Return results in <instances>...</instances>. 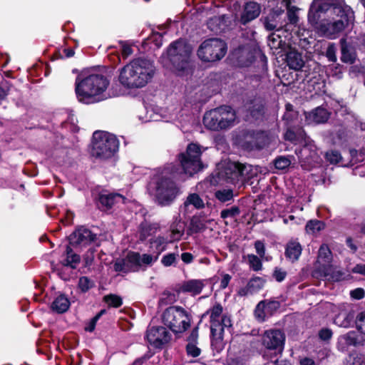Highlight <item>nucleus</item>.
<instances>
[{"mask_svg": "<svg viewBox=\"0 0 365 365\" xmlns=\"http://www.w3.org/2000/svg\"><path fill=\"white\" fill-rule=\"evenodd\" d=\"M154 73L155 66L151 61L137 58L120 70L119 81L128 88H143L151 81Z\"/></svg>", "mask_w": 365, "mask_h": 365, "instance_id": "obj_1", "label": "nucleus"}, {"mask_svg": "<svg viewBox=\"0 0 365 365\" xmlns=\"http://www.w3.org/2000/svg\"><path fill=\"white\" fill-rule=\"evenodd\" d=\"M109 85V80L101 74H91L84 78L78 76L75 91L78 100L86 104L94 103L105 99L104 92Z\"/></svg>", "mask_w": 365, "mask_h": 365, "instance_id": "obj_2", "label": "nucleus"}, {"mask_svg": "<svg viewBox=\"0 0 365 365\" xmlns=\"http://www.w3.org/2000/svg\"><path fill=\"white\" fill-rule=\"evenodd\" d=\"M335 16L321 22L319 31L329 38L334 39L354 20V12L349 6L336 8Z\"/></svg>", "mask_w": 365, "mask_h": 365, "instance_id": "obj_3", "label": "nucleus"}, {"mask_svg": "<svg viewBox=\"0 0 365 365\" xmlns=\"http://www.w3.org/2000/svg\"><path fill=\"white\" fill-rule=\"evenodd\" d=\"M235 119V110L230 106H222L206 112L203 123L210 130H220L233 126Z\"/></svg>", "mask_w": 365, "mask_h": 365, "instance_id": "obj_4", "label": "nucleus"}, {"mask_svg": "<svg viewBox=\"0 0 365 365\" xmlns=\"http://www.w3.org/2000/svg\"><path fill=\"white\" fill-rule=\"evenodd\" d=\"M119 142L116 137L107 132L96 131L93 135L91 155L99 159H108L118 151Z\"/></svg>", "mask_w": 365, "mask_h": 365, "instance_id": "obj_5", "label": "nucleus"}, {"mask_svg": "<svg viewBox=\"0 0 365 365\" xmlns=\"http://www.w3.org/2000/svg\"><path fill=\"white\" fill-rule=\"evenodd\" d=\"M192 51V46L183 40L173 42L168 48V58L179 75L190 68Z\"/></svg>", "mask_w": 365, "mask_h": 365, "instance_id": "obj_6", "label": "nucleus"}, {"mask_svg": "<svg viewBox=\"0 0 365 365\" xmlns=\"http://www.w3.org/2000/svg\"><path fill=\"white\" fill-rule=\"evenodd\" d=\"M162 322L173 332L181 333L190 327V318L183 308L171 306L163 312Z\"/></svg>", "mask_w": 365, "mask_h": 365, "instance_id": "obj_7", "label": "nucleus"}, {"mask_svg": "<svg viewBox=\"0 0 365 365\" xmlns=\"http://www.w3.org/2000/svg\"><path fill=\"white\" fill-rule=\"evenodd\" d=\"M180 194V188L171 178L163 175L155 183V197L158 205L168 206Z\"/></svg>", "mask_w": 365, "mask_h": 365, "instance_id": "obj_8", "label": "nucleus"}, {"mask_svg": "<svg viewBox=\"0 0 365 365\" xmlns=\"http://www.w3.org/2000/svg\"><path fill=\"white\" fill-rule=\"evenodd\" d=\"M227 52L225 42L213 38L204 41L197 50L198 57L203 61L214 62L223 58Z\"/></svg>", "mask_w": 365, "mask_h": 365, "instance_id": "obj_9", "label": "nucleus"}, {"mask_svg": "<svg viewBox=\"0 0 365 365\" xmlns=\"http://www.w3.org/2000/svg\"><path fill=\"white\" fill-rule=\"evenodd\" d=\"M201 147L195 143L188 145L186 152L181 153L180 161L185 173L192 176L202 168L200 160Z\"/></svg>", "mask_w": 365, "mask_h": 365, "instance_id": "obj_10", "label": "nucleus"}, {"mask_svg": "<svg viewBox=\"0 0 365 365\" xmlns=\"http://www.w3.org/2000/svg\"><path fill=\"white\" fill-rule=\"evenodd\" d=\"M207 313L210 315L211 330L227 329L230 331L232 326L231 317L227 313H223V307L216 304Z\"/></svg>", "mask_w": 365, "mask_h": 365, "instance_id": "obj_11", "label": "nucleus"}, {"mask_svg": "<svg viewBox=\"0 0 365 365\" xmlns=\"http://www.w3.org/2000/svg\"><path fill=\"white\" fill-rule=\"evenodd\" d=\"M225 175L232 183L240 180H250L254 175L251 165H244L240 163H229L225 170Z\"/></svg>", "mask_w": 365, "mask_h": 365, "instance_id": "obj_12", "label": "nucleus"}, {"mask_svg": "<svg viewBox=\"0 0 365 365\" xmlns=\"http://www.w3.org/2000/svg\"><path fill=\"white\" fill-rule=\"evenodd\" d=\"M285 334L280 329H269L264 331L262 337V345L276 355L282 354L284 347Z\"/></svg>", "mask_w": 365, "mask_h": 365, "instance_id": "obj_13", "label": "nucleus"}, {"mask_svg": "<svg viewBox=\"0 0 365 365\" xmlns=\"http://www.w3.org/2000/svg\"><path fill=\"white\" fill-rule=\"evenodd\" d=\"M172 337L170 331L164 327L157 326L148 328L145 339L154 348L161 349L169 343Z\"/></svg>", "mask_w": 365, "mask_h": 365, "instance_id": "obj_14", "label": "nucleus"}, {"mask_svg": "<svg viewBox=\"0 0 365 365\" xmlns=\"http://www.w3.org/2000/svg\"><path fill=\"white\" fill-rule=\"evenodd\" d=\"M97 239L96 234L92 232L88 228L81 226L78 227L70 236V244L76 247H83L91 245Z\"/></svg>", "mask_w": 365, "mask_h": 365, "instance_id": "obj_15", "label": "nucleus"}, {"mask_svg": "<svg viewBox=\"0 0 365 365\" xmlns=\"http://www.w3.org/2000/svg\"><path fill=\"white\" fill-rule=\"evenodd\" d=\"M261 13L260 5L255 1L247 2L240 14V22L245 25L257 19Z\"/></svg>", "mask_w": 365, "mask_h": 365, "instance_id": "obj_16", "label": "nucleus"}, {"mask_svg": "<svg viewBox=\"0 0 365 365\" xmlns=\"http://www.w3.org/2000/svg\"><path fill=\"white\" fill-rule=\"evenodd\" d=\"M256 50L250 46L240 47L235 51V56L240 66H249L255 60Z\"/></svg>", "mask_w": 365, "mask_h": 365, "instance_id": "obj_17", "label": "nucleus"}, {"mask_svg": "<svg viewBox=\"0 0 365 365\" xmlns=\"http://www.w3.org/2000/svg\"><path fill=\"white\" fill-rule=\"evenodd\" d=\"M313 7L322 13H325L331 9L333 14H336L337 7L341 6H348L344 0H314L312 4Z\"/></svg>", "mask_w": 365, "mask_h": 365, "instance_id": "obj_18", "label": "nucleus"}, {"mask_svg": "<svg viewBox=\"0 0 365 365\" xmlns=\"http://www.w3.org/2000/svg\"><path fill=\"white\" fill-rule=\"evenodd\" d=\"M329 113L322 107H317L311 112L305 113L306 122L308 124L324 123L328 120Z\"/></svg>", "mask_w": 365, "mask_h": 365, "instance_id": "obj_19", "label": "nucleus"}, {"mask_svg": "<svg viewBox=\"0 0 365 365\" xmlns=\"http://www.w3.org/2000/svg\"><path fill=\"white\" fill-rule=\"evenodd\" d=\"M340 44L341 61L346 63H354L356 57L354 47L349 43L345 38L340 40Z\"/></svg>", "mask_w": 365, "mask_h": 365, "instance_id": "obj_20", "label": "nucleus"}, {"mask_svg": "<svg viewBox=\"0 0 365 365\" xmlns=\"http://www.w3.org/2000/svg\"><path fill=\"white\" fill-rule=\"evenodd\" d=\"M132 252L129 253L125 258L118 259L114 263V269L116 272L127 273L129 272H138L137 267L131 258Z\"/></svg>", "mask_w": 365, "mask_h": 365, "instance_id": "obj_21", "label": "nucleus"}, {"mask_svg": "<svg viewBox=\"0 0 365 365\" xmlns=\"http://www.w3.org/2000/svg\"><path fill=\"white\" fill-rule=\"evenodd\" d=\"M287 63L289 68L299 71L304 66V61L301 53L296 50H290L287 54Z\"/></svg>", "mask_w": 365, "mask_h": 365, "instance_id": "obj_22", "label": "nucleus"}, {"mask_svg": "<svg viewBox=\"0 0 365 365\" xmlns=\"http://www.w3.org/2000/svg\"><path fill=\"white\" fill-rule=\"evenodd\" d=\"M125 198L117 193H102L99 195V202L103 208L110 209L115 203L124 202Z\"/></svg>", "mask_w": 365, "mask_h": 365, "instance_id": "obj_23", "label": "nucleus"}, {"mask_svg": "<svg viewBox=\"0 0 365 365\" xmlns=\"http://www.w3.org/2000/svg\"><path fill=\"white\" fill-rule=\"evenodd\" d=\"M302 248L299 242L294 240H291L287 244L285 249V256L291 262H296L299 259L302 254Z\"/></svg>", "mask_w": 365, "mask_h": 365, "instance_id": "obj_24", "label": "nucleus"}, {"mask_svg": "<svg viewBox=\"0 0 365 365\" xmlns=\"http://www.w3.org/2000/svg\"><path fill=\"white\" fill-rule=\"evenodd\" d=\"M133 257L131 260L135 262L137 270L143 266H150L158 259V255L153 257L151 255L143 254L140 255L138 252H132Z\"/></svg>", "mask_w": 365, "mask_h": 365, "instance_id": "obj_25", "label": "nucleus"}, {"mask_svg": "<svg viewBox=\"0 0 365 365\" xmlns=\"http://www.w3.org/2000/svg\"><path fill=\"white\" fill-rule=\"evenodd\" d=\"M354 318V313L351 310L343 309L334 318V324L339 327H350Z\"/></svg>", "mask_w": 365, "mask_h": 365, "instance_id": "obj_26", "label": "nucleus"}, {"mask_svg": "<svg viewBox=\"0 0 365 365\" xmlns=\"http://www.w3.org/2000/svg\"><path fill=\"white\" fill-rule=\"evenodd\" d=\"M80 256L73 252L72 249L67 246L66 254L62 256L61 264L65 267H69L72 269H76L80 263Z\"/></svg>", "mask_w": 365, "mask_h": 365, "instance_id": "obj_27", "label": "nucleus"}, {"mask_svg": "<svg viewBox=\"0 0 365 365\" xmlns=\"http://www.w3.org/2000/svg\"><path fill=\"white\" fill-rule=\"evenodd\" d=\"M247 110L252 118L255 119L261 118L264 113V106L262 100L259 98L254 99L247 106Z\"/></svg>", "mask_w": 365, "mask_h": 365, "instance_id": "obj_28", "label": "nucleus"}, {"mask_svg": "<svg viewBox=\"0 0 365 365\" xmlns=\"http://www.w3.org/2000/svg\"><path fill=\"white\" fill-rule=\"evenodd\" d=\"M225 329L211 330L212 342L211 345L213 350L220 353L224 349L223 336Z\"/></svg>", "mask_w": 365, "mask_h": 365, "instance_id": "obj_29", "label": "nucleus"}, {"mask_svg": "<svg viewBox=\"0 0 365 365\" xmlns=\"http://www.w3.org/2000/svg\"><path fill=\"white\" fill-rule=\"evenodd\" d=\"M158 229L157 224H150L147 222H142L139 229V239L141 241L145 240L149 236L156 233Z\"/></svg>", "mask_w": 365, "mask_h": 365, "instance_id": "obj_30", "label": "nucleus"}, {"mask_svg": "<svg viewBox=\"0 0 365 365\" xmlns=\"http://www.w3.org/2000/svg\"><path fill=\"white\" fill-rule=\"evenodd\" d=\"M279 307V303L277 302H270L268 303H265L264 302H260L255 309V317L259 321H264L265 317V312H267L269 309L274 308L277 309Z\"/></svg>", "mask_w": 365, "mask_h": 365, "instance_id": "obj_31", "label": "nucleus"}, {"mask_svg": "<svg viewBox=\"0 0 365 365\" xmlns=\"http://www.w3.org/2000/svg\"><path fill=\"white\" fill-rule=\"evenodd\" d=\"M70 307L68 299L63 294L58 296L52 303L51 308L57 313L66 312Z\"/></svg>", "mask_w": 365, "mask_h": 365, "instance_id": "obj_32", "label": "nucleus"}, {"mask_svg": "<svg viewBox=\"0 0 365 365\" xmlns=\"http://www.w3.org/2000/svg\"><path fill=\"white\" fill-rule=\"evenodd\" d=\"M322 276L326 280L339 281L342 277V273L338 270H336L332 266H324L322 267Z\"/></svg>", "mask_w": 365, "mask_h": 365, "instance_id": "obj_33", "label": "nucleus"}, {"mask_svg": "<svg viewBox=\"0 0 365 365\" xmlns=\"http://www.w3.org/2000/svg\"><path fill=\"white\" fill-rule=\"evenodd\" d=\"M150 244V248L155 250L157 253L156 255L158 257L161 252L166 250L168 242L164 237L158 236L155 239H151Z\"/></svg>", "mask_w": 365, "mask_h": 365, "instance_id": "obj_34", "label": "nucleus"}, {"mask_svg": "<svg viewBox=\"0 0 365 365\" xmlns=\"http://www.w3.org/2000/svg\"><path fill=\"white\" fill-rule=\"evenodd\" d=\"M190 205H192L196 209H202L205 207L202 199L197 193L190 194L184 202L185 208H187Z\"/></svg>", "mask_w": 365, "mask_h": 365, "instance_id": "obj_35", "label": "nucleus"}, {"mask_svg": "<svg viewBox=\"0 0 365 365\" xmlns=\"http://www.w3.org/2000/svg\"><path fill=\"white\" fill-rule=\"evenodd\" d=\"M252 138L249 142L251 149H262L267 143V138L264 133H255Z\"/></svg>", "mask_w": 365, "mask_h": 365, "instance_id": "obj_36", "label": "nucleus"}, {"mask_svg": "<svg viewBox=\"0 0 365 365\" xmlns=\"http://www.w3.org/2000/svg\"><path fill=\"white\" fill-rule=\"evenodd\" d=\"M204 284L202 281L197 279H192L187 282L182 287L185 292H192L194 294H198L201 292Z\"/></svg>", "mask_w": 365, "mask_h": 365, "instance_id": "obj_37", "label": "nucleus"}, {"mask_svg": "<svg viewBox=\"0 0 365 365\" xmlns=\"http://www.w3.org/2000/svg\"><path fill=\"white\" fill-rule=\"evenodd\" d=\"M185 231V225L180 220L174 222L170 226L172 240H180Z\"/></svg>", "mask_w": 365, "mask_h": 365, "instance_id": "obj_38", "label": "nucleus"}, {"mask_svg": "<svg viewBox=\"0 0 365 365\" xmlns=\"http://www.w3.org/2000/svg\"><path fill=\"white\" fill-rule=\"evenodd\" d=\"M340 342L346 346H357L360 344L359 335L355 331H349L341 336L339 339Z\"/></svg>", "mask_w": 365, "mask_h": 365, "instance_id": "obj_39", "label": "nucleus"}, {"mask_svg": "<svg viewBox=\"0 0 365 365\" xmlns=\"http://www.w3.org/2000/svg\"><path fill=\"white\" fill-rule=\"evenodd\" d=\"M320 13L321 11L316 9V8L313 7V5H311L310 9L308 13V21L309 24L315 29L319 30V26L321 23L319 22L320 19Z\"/></svg>", "mask_w": 365, "mask_h": 365, "instance_id": "obj_40", "label": "nucleus"}, {"mask_svg": "<svg viewBox=\"0 0 365 365\" xmlns=\"http://www.w3.org/2000/svg\"><path fill=\"white\" fill-rule=\"evenodd\" d=\"M324 224L320 220H309L306 225V230L307 233L315 235L324 230Z\"/></svg>", "mask_w": 365, "mask_h": 365, "instance_id": "obj_41", "label": "nucleus"}, {"mask_svg": "<svg viewBox=\"0 0 365 365\" xmlns=\"http://www.w3.org/2000/svg\"><path fill=\"white\" fill-rule=\"evenodd\" d=\"M215 196L221 202H225L232 200L234 195L232 189H221L215 192Z\"/></svg>", "mask_w": 365, "mask_h": 365, "instance_id": "obj_42", "label": "nucleus"}, {"mask_svg": "<svg viewBox=\"0 0 365 365\" xmlns=\"http://www.w3.org/2000/svg\"><path fill=\"white\" fill-rule=\"evenodd\" d=\"M287 9V17L289 22L292 24H297L299 21V17L297 14V8L294 6L290 5V0H285Z\"/></svg>", "mask_w": 365, "mask_h": 365, "instance_id": "obj_43", "label": "nucleus"}, {"mask_svg": "<svg viewBox=\"0 0 365 365\" xmlns=\"http://www.w3.org/2000/svg\"><path fill=\"white\" fill-rule=\"evenodd\" d=\"M205 229V225L200 217H193L190 223V231L192 233H197Z\"/></svg>", "mask_w": 365, "mask_h": 365, "instance_id": "obj_44", "label": "nucleus"}, {"mask_svg": "<svg viewBox=\"0 0 365 365\" xmlns=\"http://www.w3.org/2000/svg\"><path fill=\"white\" fill-rule=\"evenodd\" d=\"M178 253H168L161 258V264L164 267L175 266L178 262Z\"/></svg>", "mask_w": 365, "mask_h": 365, "instance_id": "obj_45", "label": "nucleus"}, {"mask_svg": "<svg viewBox=\"0 0 365 365\" xmlns=\"http://www.w3.org/2000/svg\"><path fill=\"white\" fill-rule=\"evenodd\" d=\"M104 301L110 307L118 308L122 305V299L115 294H108L104 297Z\"/></svg>", "mask_w": 365, "mask_h": 365, "instance_id": "obj_46", "label": "nucleus"}, {"mask_svg": "<svg viewBox=\"0 0 365 365\" xmlns=\"http://www.w3.org/2000/svg\"><path fill=\"white\" fill-rule=\"evenodd\" d=\"M318 258L324 262H329L331 258V252L330 249L327 245H322L318 254Z\"/></svg>", "mask_w": 365, "mask_h": 365, "instance_id": "obj_47", "label": "nucleus"}, {"mask_svg": "<svg viewBox=\"0 0 365 365\" xmlns=\"http://www.w3.org/2000/svg\"><path fill=\"white\" fill-rule=\"evenodd\" d=\"M247 261L250 268L254 271H259L262 268V264L260 259L255 255H247Z\"/></svg>", "mask_w": 365, "mask_h": 365, "instance_id": "obj_48", "label": "nucleus"}, {"mask_svg": "<svg viewBox=\"0 0 365 365\" xmlns=\"http://www.w3.org/2000/svg\"><path fill=\"white\" fill-rule=\"evenodd\" d=\"M248 284L251 293H254L264 287V280L260 277H255L250 280Z\"/></svg>", "mask_w": 365, "mask_h": 365, "instance_id": "obj_49", "label": "nucleus"}, {"mask_svg": "<svg viewBox=\"0 0 365 365\" xmlns=\"http://www.w3.org/2000/svg\"><path fill=\"white\" fill-rule=\"evenodd\" d=\"M93 285V282L87 277H81L78 280V287L83 292L88 291Z\"/></svg>", "mask_w": 365, "mask_h": 365, "instance_id": "obj_50", "label": "nucleus"}, {"mask_svg": "<svg viewBox=\"0 0 365 365\" xmlns=\"http://www.w3.org/2000/svg\"><path fill=\"white\" fill-rule=\"evenodd\" d=\"M186 352L189 356L197 357L201 354V349L198 347L197 344L187 343L186 345Z\"/></svg>", "mask_w": 365, "mask_h": 365, "instance_id": "obj_51", "label": "nucleus"}, {"mask_svg": "<svg viewBox=\"0 0 365 365\" xmlns=\"http://www.w3.org/2000/svg\"><path fill=\"white\" fill-rule=\"evenodd\" d=\"M240 214V209L237 206L225 209L221 211L220 216L222 218L234 217Z\"/></svg>", "mask_w": 365, "mask_h": 365, "instance_id": "obj_52", "label": "nucleus"}, {"mask_svg": "<svg viewBox=\"0 0 365 365\" xmlns=\"http://www.w3.org/2000/svg\"><path fill=\"white\" fill-rule=\"evenodd\" d=\"M348 361L350 365H365V356L362 354H351Z\"/></svg>", "mask_w": 365, "mask_h": 365, "instance_id": "obj_53", "label": "nucleus"}, {"mask_svg": "<svg viewBox=\"0 0 365 365\" xmlns=\"http://www.w3.org/2000/svg\"><path fill=\"white\" fill-rule=\"evenodd\" d=\"M290 160L286 157H279L274 161L275 168L279 170H283L288 168L290 165Z\"/></svg>", "mask_w": 365, "mask_h": 365, "instance_id": "obj_54", "label": "nucleus"}, {"mask_svg": "<svg viewBox=\"0 0 365 365\" xmlns=\"http://www.w3.org/2000/svg\"><path fill=\"white\" fill-rule=\"evenodd\" d=\"M336 48L334 43H330L329 44L327 51H326V56L328 58V60L331 62H336Z\"/></svg>", "mask_w": 365, "mask_h": 365, "instance_id": "obj_55", "label": "nucleus"}, {"mask_svg": "<svg viewBox=\"0 0 365 365\" xmlns=\"http://www.w3.org/2000/svg\"><path fill=\"white\" fill-rule=\"evenodd\" d=\"M357 329L365 334V312L359 313L356 319Z\"/></svg>", "mask_w": 365, "mask_h": 365, "instance_id": "obj_56", "label": "nucleus"}, {"mask_svg": "<svg viewBox=\"0 0 365 365\" xmlns=\"http://www.w3.org/2000/svg\"><path fill=\"white\" fill-rule=\"evenodd\" d=\"M326 158L331 163H337L341 159V154L337 150H331L327 152L326 153Z\"/></svg>", "mask_w": 365, "mask_h": 365, "instance_id": "obj_57", "label": "nucleus"}, {"mask_svg": "<svg viewBox=\"0 0 365 365\" xmlns=\"http://www.w3.org/2000/svg\"><path fill=\"white\" fill-rule=\"evenodd\" d=\"M286 276V271L283 270L281 268H275L273 273V277L277 282H282L285 279Z\"/></svg>", "mask_w": 365, "mask_h": 365, "instance_id": "obj_58", "label": "nucleus"}, {"mask_svg": "<svg viewBox=\"0 0 365 365\" xmlns=\"http://www.w3.org/2000/svg\"><path fill=\"white\" fill-rule=\"evenodd\" d=\"M255 247L257 253L259 255L260 257H264L265 255V248L264 243L261 241H256L255 243Z\"/></svg>", "mask_w": 365, "mask_h": 365, "instance_id": "obj_59", "label": "nucleus"}, {"mask_svg": "<svg viewBox=\"0 0 365 365\" xmlns=\"http://www.w3.org/2000/svg\"><path fill=\"white\" fill-rule=\"evenodd\" d=\"M197 339H198V329L197 327H195L193 329L187 337V343L190 344H197Z\"/></svg>", "mask_w": 365, "mask_h": 365, "instance_id": "obj_60", "label": "nucleus"}, {"mask_svg": "<svg viewBox=\"0 0 365 365\" xmlns=\"http://www.w3.org/2000/svg\"><path fill=\"white\" fill-rule=\"evenodd\" d=\"M352 298L356 299H361L364 297L365 292L362 288H357L352 290L350 293Z\"/></svg>", "mask_w": 365, "mask_h": 365, "instance_id": "obj_61", "label": "nucleus"}, {"mask_svg": "<svg viewBox=\"0 0 365 365\" xmlns=\"http://www.w3.org/2000/svg\"><path fill=\"white\" fill-rule=\"evenodd\" d=\"M220 21V19L218 17H214L210 19L207 21V26L208 28L213 32H217L218 28L217 26H215V24H217V23Z\"/></svg>", "mask_w": 365, "mask_h": 365, "instance_id": "obj_62", "label": "nucleus"}, {"mask_svg": "<svg viewBox=\"0 0 365 365\" xmlns=\"http://www.w3.org/2000/svg\"><path fill=\"white\" fill-rule=\"evenodd\" d=\"M319 336L322 340H328L331 337L332 331L329 329H323L319 331Z\"/></svg>", "mask_w": 365, "mask_h": 365, "instance_id": "obj_63", "label": "nucleus"}, {"mask_svg": "<svg viewBox=\"0 0 365 365\" xmlns=\"http://www.w3.org/2000/svg\"><path fill=\"white\" fill-rule=\"evenodd\" d=\"M352 272L360 274L365 276V264H358L353 269Z\"/></svg>", "mask_w": 365, "mask_h": 365, "instance_id": "obj_64", "label": "nucleus"}]
</instances>
